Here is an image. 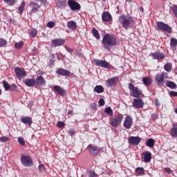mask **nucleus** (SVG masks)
I'll use <instances>...</instances> for the list:
<instances>
[{"instance_id":"c756f323","label":"nucleus","mask_w":177,"mask_h":177,"mask_svg":"<svg viewBox=\"0 0 177 177\" xmlns=\"http://www.w3.org/2000/svg\"><path fill=\"white\" fill-rule=\"evenodd\" d=\"M142 82L146 86L151 84V79L149 77H145L142 79Z\"/></svg>"},{"instance_id":"338daca9","label":"nucleus","mask_w":177,"mask_h":177,"mask_svg":"<svg viewBox=\"0 0 177 177\" xmlns=\"http://www.w3.org/2000/svg\"><path fill=\"white\" fill-rule=\"evenodd\" d=\"M175 113L177 114V109H175Z\"/></svg>"},{"instance_id":"412c9836","label":"nucleus","mask_w":177,"mask_h":177,"mask_svg":"<svg viewBox=\"0 0 177 177\" xmlns=\"http://www.w3.org/2000/svg\"><path fill=\"white\" fill-rule=\"evenodd\" d=\"M67 28L69 30H72V31H74L78 28V25H77V22L75 21H69L66 24Z\"/></svg>"},{"instance_id":"2f4dec72","label":"nucleus","mask_w":177,"mask_h":177,"mask_svg":"<svg viewBox=\"0 0 177 177\" xmlns=\"http://www.w3.org/2000/svg\"><path fill=\"white\" fill-rule=\"evenodd\" d=\"M3 87L6 89V91H9V89H12V86H14V87L16 86V85H15V84H12V86H10L9 84V83H8V82H6V81H3Z\"/></svg>"},{"instance_id":"864d4df0","label":"nucleus","mask_w":177,"mask_h":177,"mask_svg":"<svg viewBox=\"0 0 177 177\" xmlns=\"http://www.w3.org/2000/svg\"><path fill=\"white\" fill-rule=\"evenodd\" d=\"M65 49L69 53H72V52H74V50L73 48H71L70 47L65 46Z\"/></svg>"},{"instance_id":"8fccbe9b","label":"nucleus","mask_w":177,"mask_h":177,"mask_svg":"<svg viewBox=\"0 0 177 177\" xmlns=\"http://www.w3.org/2000/svg\"><path fill=\"white\" fill-rule=\"evenodd\" d=\"M57 127H58V128H64V127H66V124H64V122H58Z\"/></svg>"},{"instance_id":"c85d7f7f","label":"nucleus","mask_w":177,"mask_h":177,"mask_svg":"<svg viewBox=\"0 0 177 177\" xmlns=\"http://www.w3.org/2000/svg\"><path fill=\"white\" fill-rule=\"evenodd\" d=\"M93 91L96 92V93H103V92H104V88H103L102 86L98 85L94 88Z\"/></svg>"},{"instance_id":"6e6d98bb","label":"nucleus","mask_w":177,"mask_h":177,"mask_svg":"<svg viewBox=\"0 0 177 177\" xmlns=\"http://www.w3.org/2000/svg\"><path fill=\"white\" fill-rule=\"evenodd\" d=\"M165 171L167 174H171V172H172V170H171L170 168H165Z\"/></svg>"},{"instance_id":"680f3d73","label":"nucleus","mask_w":177,"mask_h":177,"mask_svg":"<svg viewBox=\"0 0 177 177\" xmlns=\"http://www.w3.org/2000/svg\"><path fill=\"white\" fill-rule=\"evenodd\" d=\"M140 12H141L142 13H143V7H140Z\"/></svg>"},{"instance_id":"e2e57ef3","label":"nucleus","mask_w":177,"mask_h":177,"mask_svg":"<svg viewBox=\"0 0 177 177\" xmlns=\"http://www.w3.org/2000/svg\"><path fill=\"white\" fill-rule=\"evenodd\" d=\"M71 113V111L68 110V114L70 115Z\"/></svg>"},{"instance_id":"f257e3e1","label":"nucleus","mask_w":177,"mask_h":177,"mask_svg":"<svg viewBox=\"0 0 177 177\" xmlns=\"http://www.w3.org/2000/svg\"><path fill=\"white\" fill-rule=\"evenodd\" d=\"M102 44L104 49L110 50L111 47L117 44V39L114 36L111 35L109 33H106L104 35L102 38Z\"/></svg>"},{"instance_id":"5701e85b","label":"nucleus","mask_w":177,"mask_h":177,"mask_svg":"<svg viewBox=\"0 0 177 177\" xmlns=\"http://www.w3.org/2000/svg\"><path fill=\"white\" fill-rule=\"evenodd\" d=\"M54 89L59 95V96H64L66 95V90L60 87V86H54Z\"/></svg>"},{"instance_id":"3c124183","label":"nucleus","mask_w":177,"mask_h":177,"mask_svg":"<svg viewBox=\"0 0 177 177\" xmlns=\"http://www.w3.org/2000/svg\"><path fill=\"white\" fill-rule=\"evenodd\" d=\"M38 169L39 172H44L45 171V166L44 165H39Z\"/></svg>"},{"instance_id":"774afa93","label":"nucleus","mask_w":177,"mask_h":177,"mask_svg":"<svg viewBox=\"0 0 177 177\" xmlns=\"http://www.w3.org/2000/svg\"><path fill=\"white\" fill-rule=\"evenodd\" d=\"M104 2L106 1V0H102Z\"/></svg>"},{"instance_id":"6ab92c4d","label":"nucleus","mask_w":177,"mask_h":177,"mask_svg":"<svg viewBox=\"0 0 177 177\" xmlns=\"http://www.w3.org/2000/svg\"><path fill=\"white\" fill-rule=\"evenodd\" d=\"M141 140L142 138H140V137H131L129 139V143H130L133 146H138V145L140 143Z\"/></svg>"},{"instance_id":"ea45409f","label":"nucleus","mask_w":177,"mask_h":177,"mask_svg":"<svg viewBox=\"0 0 177 177\" xmlns=\"http://www.w3.org/2000/svg\"><path fill=\"white\" fill-rule=\"evenodd\" d=\"M8 45V41L5 39L0 38V48H3Z\"/></svg>"},{"instance_id":"69168bd1","label":"nucleus","mask_w":177,"mask_h":177,"mask_svg":"<svg viewBox=\"0 0 177 177\" xmlns=\"http://www.w3.org/2000/svg\"><path fill=\"white\" fill-rule=\"evenodd\" d=\"M2 95V91L0 89V95Z\"/></svg>"},{"instance_id":"4c0bfd02","label":"nucleus","mask_w":177,"mask_h":177,"mask_svg":"<svg viewBox=\"0 0 177 177\" xmlns=\"http://www.w3.org/2000/svg\"><path fill=\"white\" fill-rule=\"evenodd\" d=\"M4 2L9 6H13L17 2V0H4Z\"/></svg>"},{"instance_id":"4d7b16f0","label":"nucleus","mask_w":177,"mask_h":177,"mask_svg":"<svg viewBox=\"0 0 177 177\" xmlns=\"http://www.w3.org/2000/svg\"><path fill=\"white\" fill-rule=\"evenodd\" d=\"M155 105L156 106V107L160 106V102H158V99L155 100Z\"/></svg>"},{"instance_id":"603ef678","label":"nucleus","mask_w":177,"mask_h":177,"mask_svg":"<svg viewBox=\"0 0 177 177\" xmlns=\"http://www.w3.org/2000/svg\"><path fill=\"white\" fill-rule=\"evenodd\" d=\"M169 96L176 97L177 96V92L171 91L169 93Z\"/></svg>"},{"instance_id":"f8f14e48","label":"nucleus","mask_w":177,"mask_h":177,"mask_svg":"<svg viewBox=\"0 0 177 177\" xmlns=\"http://www.w3.org/2000/svg\"><path fill=\"white\" fill-rule=\"evenodd\" d=\"M56 74L62 75V77H71V72L62 68H59L56 70Z\"/></svg>"},{"instance_id":"c9c22d12","label":"nucleus","mask_w":177,"mask_h":177,"mask_svg":"<svg viewBox=\"0 0 177 177\" xmlns=\"http://www.w3.org/2000/svg\"><path fill=\"white\" fill-rule=\"evenodd\" d=\"M24 8H26V2L22 1L21 5L18 8V10L19 12V15H21V13H23V12H24Z\"/></svg>"},{"instance_id":"49530a36","label":"nucleus","mask_w":177,"mask_h":177,"mask_svg":"<svg viewBox=\"0 0 177 177\" xmlns=\"http://www.w3.org/2000/svg\"><path fill=\"white\" fill-rule=\"evenodd\" d=\"M18 142L21 146H24V145H26V142H24V138H23L21 137L18 138Z\"/></svg>"},{"instance_id":"1a4fd4ad","label":"nucleus","mask_w":177,"mask_h":177,"mask_svg":"<svg viewBox=\"0 0 177 177\" xmlns=\"http://www.w3.org/2000/svg\"><path fill=\"white\" fill-rule=\"evenodd\" d=\"M15 73L18 78V80H23L24 77L27 76V73H26V71L23 69V68L20 67H16L15 68Z\"/></svg>"},{"instance_id":"a18cd8bd","label":"nucleus","mask_w":177,"mask_h":177,"mask_svg":"<svg viewBox=\"0 0 177 177\" xmlns=\"http://www.w3.org/2000/svg\"><path fill=\"white\" fill-rule=\"evenodd\" d=\"M158 114L157 113H152L150 117V120H152L153 121H156V120H158Z\"/></svg>"},{"instance_id":"37998d69","label":"nucleus","mask_w":177,"mask_h":177,"mask_svg":"<svg viewBox=\"0 0 177 177\" xmlns=\"http://www.w3.org/2000/svg\"><path fill=\"white\" fill-rule=\"evenodd\" d=\"M24 44V43L23 41H19L18 43L15 44V46L16 49H21Z\"/></svg>"},{"instance_id":"39448f33","label":"nucleus","mask_w":177,"mask_h":177,"mask_svg":"<svg viewBox=\"0 0 177 177\" xmlns=\"http://www.w3.org/2000/svg\"><path fill=\"white\" fill-rule=\"evenodd\" d=\"M129 89L131 91L130 95L133 97H139L142 95V90L138 87H135L132 83L129 84Z\"/></svg>"},{"instance_id":"a211bd4d","label":"nucleus","mask_w":177,"mask_h":177,"mask_svg":"<svg viewBox=\"0 0 177 177\" xmlns=\"http://www.w3.org/2000/svg\"><path fill=\"white\" fill-rule=\"evenodd\" d=\"M46 84V81L45 80L44 77L39 76L36 78V80H35L36 86H39V87L45 86Z\"/></svg>"},{"instance_id":"aec40b11","label":"nucleus","mask_w":177,"mask_h":177,"mask_svg":"<svg viewBox=\"0 0 177 177\" xmlns=\"http://www.w3.org/2000/svg\"><path fill=\"white\" fill-rule=\"evenodd\" d=\"M65 40L63 39H55L52 40L51 44L53 46L56 48L57 46H62V45H64Z\"/></svg>"},{"instance_id":"2eb2a0df","label":"nucleus","mask_w":177,"mask_h":177,"mask_svg":"<svg viewBox=\"0 0 177 177\" xmlns=\"http://www.w3.org/2000/svg\"><path fill=\"white\" fill-rule=\"evenodd\" d=\"M88 150L91 156H97L100 151V149L97 147H95L92 145L88 146Z\"/></svg>"},{"instance_id":"f03ea898","label":"nucleus","mask_w":177,"mask_h":177,"mask_svg":"<svg viewBox=\"0 0 177 177\" xmlns=\"http://www.w3.org/2000/svg\"><path fill=\"white\" fill-rule=\"evenodd\" d=\"M119 21L122 24V26L124 30H128L131 28L133 24H135V21L133 18L130 15H122L119 17Z\"/></svg>"},{"instance_id":"a878e982","label":"nucleus","mask_w":177,"mask_h":177,"mask_svg":"<svg viewBox=\"0 0 177 177\" xmlns=\"http://www.w3.org/2000/svg\"><path fill=\"white\" fill-rule=\"evenodd\" d=\"M66 3L67 0H58L57 3V6L59 9H64V8H66Z\"/></svg>"},{"instance_id":"052dcab7","label":"nucleus","mask_w":177,"mask_h":177,"mask_svg":"<svg viewBox=\"0 0 177 177\" xmlns=\"http://www.w3.org/2000/svg\"><path fill=\"white\" fill-rule=\"evenodd\" d=\"M41 3H44V5L46 3V0H39Z\"/></svg>"},{"instance_id":"c03bdc74","label":"nucleus","mask_w":177,"mask_h":177,"mask_svg":"<svg viewBox=\"0 0 177 177\" xmlns=\"http://www.w3.org/2000/svg\"><path fill=\"white\" fill-rule=\"evenodd\" d=\"M88 174L89 177H97V176H99V175H97V174H96L93 171H89Z\"/></svg>"},{"instance_id":"f704fd0d","label":"nucleus","mask_w":177,"mask_h":177,"mask_svg":"<svg viewBox=\"0 0 177 177\" xmlns=\"http://www.w3.org/2000/svg\"><path fill=\"white\" fill-rule=\"evenodd\" d=\"M146 145L148 147H154V140L153 138H149L147 140Z\"/></svg>"},{"instance_id":"7c9ffc66","label":"nucleus","mask_w":177,"mask_h":177,"mask_svg":"<svg viewBox=\"0 0 177 177\" xmlns=\"http://www.w3.org/2000/svg\"><path fill=\"white\" fill-rule=\"evenodd\" d=\"M92 34L96 39H100V35L99 34V31L96 30V28H93L92 29Z\"/></svg>"},{"instance_id":"423d86ee","label":"nucleus","mask_w":177,"mask_h":177,"mask_svg":"<svg viewBox=\"0 0 177 177\" xmlns=\"http://www.w3.org/2000/svg\"><path fill=\"white\" fill-rule=\"evenodd\" d=\"M157 28L159 30H162V31H165V32H167L168 34H171V32H172V28L162 21L157 22Z\"/></svg>"},{"instance_id":"bb28decb","label":"nucleus","mask_w":177,"mask_h":177,"mask_svg":"<svg viewBox=\"0 0 177 177\" xmlns=\"http://www.w3.org/2000/svg\"><path fill=\"white\" fill-rule=\"evenodd\" d=\"M165 84L166 86H167V88H170V89H176L177 88L176 84L172 81L167 80Z\"/></svg>"},{"instance_id":"7ed1b4c3","label":"nucleus","mask_w":177,"mask_h":177,"mask_svg":"<svg viewBox=\"0 0 177 177\" xmlns=\"http://www.w3.org/2000/svg\"><path fill=\"white\" fill-rule=\"evenodd\" d=\"M122 120H124V115L121 113H117L113 117L109 118V124L111 127L117 128V127H120V125H121Z\"/></svg>"},{"instance_id":"b1692460","label":"nucleus","mask_w":177,"mask_h":177,"mask_svg":"<svg viewBox=\"0 0 177 177\" xmlns=\"http://www.w3.org/2000/svg\"><path fill=\"white\" fill-rule=\"evenodd\" d=\"M21 121L23 124H28L29 127H31V124H32V119L30 117H22Z\"/></svg>"},{"instance_id":"e433bc0d","label":"nucleus","mask_w":177,"mask_h":177,"mask_svg":"<svg viewBox=\"0 0 177 177\" xmlns=\"http://www.w3.org/2000/svg\"><path fill=\"white\" fill-rule=\"evenodd\" d=\"M170 135L173 136V138H177V127L171 128Z\"/></svg>"},{"instance_id":"bf43d9fd","label":"nucleus","mask_w":177,"mask_h":177,"mask_svg":"<svg viewBox=\"0 0 177 177\" xmlns=\"http://www.w3.org/2000/svg\"><path fill=\"white\" fill-rule=\"evenodd\" d=\"M49 64H51V66H53L55 64V60L53 59H50Z\"/></svg>"},{"instance_id":"5fc2aeb1","label":"nucleus","mask_w":177,"mask_h":177,"mask_svg":"<svg viewBox=\"0 0 177 177\" xmlns=\"http://www.w3.org/2000/svg\"><path fill=\"white\" fill-rule=\"evenodd\" d=\"M99 106H103L104 104V100L103 98H100L99 100Z\"/></svg>"},{"instance_id":"58836bf2","label":"nucleus","mask_w":177,"mask_h":177,"mask_svg":"<svg viewBox=\"0 0 177 177\" xmlns=\"http://www.w3.org/2000/svg\"><path fill=\"white\" fill-rule=\"evenodd\" d=\"M104 112L107 115H113V109H111V107L108 106L104 109Z\"/></svg>"},{"instance_id":"72a5a7b5","label":"nucleus","mask_w":177,"mask_h":177,"mask_svg":"<svg viewBox=\"0 0 177 177\" xmlns=\"http://www.w3.org/2000/svg\"><path fill=\"white\" fill-rule=\"evenodd\" d=\"M170 46L171 48H176L177 46V39L174 37L170 39Z\"/></svg>"},{"instance_id":"a19ab883","label":"nucleus","mask_w":177,"mask_h":177,"mask_svg":"<svg viewBox=\"0 0 177 177\" xmlns=\"http://www.w3.org/2000/svg\"><path fill=\"white\" fill-rule=\"evenodd\" d=\"M38 33V31L35 28H32L30 30V35L32 38H35L37 37V34Z\"/></svg>"},{"instance_id":"f3484780","label":"nucleus","mask_w":177,"mask_h":177,"mask_svg":"<svg viewBox=\"0 0 177 177\" xmlns=\"http://www.w3.org/2000/svg\"><path fill=\"white\" fill-rule=\"evenodd\" d=\"M102 20L105 23H109V21H111V20H113V17L110 12L104 11L102 15Z\"/></svg>"},{"instance_id":"0e129e2a","label":"nucleus","mask_w":177,"mask_h":177,"mask_svg":"<svg viewBox=\"0 0 177 177\" xmlns=\"http://www.w3.org/2000/svg\"><path fill=\"white\" fill-rule=\"evenodd\" d=\"M132 0H126L127 2H131Z\"/></svg>"},{"instance_id":"09e8293b","label":"nucleus","mask_w":177,"mask_h":177,"mask_svg":"<svg viewBox=\"0 0 177 177\" xmlns=\"http://www.w3.org/2000/svg\"><path fill=\"white\" fill-rule=\"evenodd\" d=\"M0 142H9V138H8L6 136L1 137Z\"/></svg>"},{"instance_id":"4468645a","label":"nucleus","mask_w":177,"mask_h":177,"mask_svg":"<svg viewBox=\"0 0 177 177\" xmlns=\"http://www.w3.org/2000/svg\"><path fill=\"white\" fill-rule=\"evenodd\" d=\"M144 106L145 102H143V100L142 99L138 98L133 100V107H135V109H143Z\"/></svg>"},{"instance_id":"79ce46f5","label":"nucleus","mask_w":177,"mask_h":177,"mask_svg":"<svg viewBox=\"0 0 177 177\" xmlns=\"http://www.w3.org/2000/svg\"><path fill=\"white\" fill-rule=\"evenodd\" d=\"M164 68L165 71H167V73H169V71H171V70L172 69V66H171V64L167 63L164 66Z\"/></svg>"},{"instance_id":"ddd939ff","label":"nucleus","mask_w":177,"mask_h":177,"mask_svg":"<svg viewBox=\"0 0 177 177\" xmlns=\"http://www.w3.org/2000/svg\"><path fill=\"white\" fill-rule=\"evenodd\" d=\"M118 82V77H113L106 80V85L108 88H113L115 86V84Z\"/></svg>"},{"instance_id":"6e6552de","label":"nucleus","mask_w":177,"mask_h":177,"mask_svg":"<svg viewBox=\"0 0 177 177\" xmlns=\"http://www.w3.org/2000/svg\"><path fill=\"white\" fill-rule=\"evenodd\" d=\"M21 162L24 167H32L33 165L31 158L28 156H22L21 157Z\"/></svg>"},{"instance_id":"9d476101","label":"nucleus","mask_w":177,"mask_h":177,"mask_svg":"<svg viewBox=\"0 0 177 177\" xmlns=\"http://www.w3.org/2000/svg\"><path fill=\"white\" fill-rule=\"evenodd\" d=\"M68 5L71 10H80L81 9V5L74 0H68Z\"/></svg>"},{"instance_id":"4be33fe9","label":"nucleus","mask_w":177,"mask_h":177,"mask_svg":"<svg viewBox=\"0 0 177 177\" xmlns=\"http://www.w3.org/2000/svg\"><path fill=\"white\" fill-rule=\"evenodd\" d=\"M143 161L144 162L149 163L151 161V153L150 151H145L143 153Z\"/></svg>"},{"instance_id":"0eeeda50","label":"nucleus","mask_w":177,"mask_h":177,"mask_svg":"<svg viewBox=\"0 0 177 177\" xmlns=\"http://www.w3.org/2000/svg\"><path fill=\"white\" fill-rule=\"evenodd\" d=\"M94 62L95 66L98 67H102L103 68H108L110 70L111 68V65L106 60H100V59H94Z\"/></svg>"},{"instance_id":"9b49d317","label":"nucleus","mask_w":177,"mask_h":177,"mask_svg":"<svg viewBox=\"0 0 177 177\" xmlns=\"http://www.w3.org/2000/svg\"><path fill=\"white\" fill-rule=\"evenodd\" d=\"M132 124H133V120L132 119V117L127 115L123 122L124 128H126V129H129L131 127H132Z\"/></svg>"},{"instance_id":"20e7f679","label":"nucleus","mask_w":177,"mask_h":177,"mask_svg":"<svg viewBox=\"0 0 177 177\" xmlns=\"http://www.w3.org/2000/svg\"><path fill=\"white\" fill-rule=\"evenodd\" d=\"M168 79V73L167 72H162L155 75V82L158 86H162L165 84V80Z\"/></svg>"},{"instance_id":"cd10ccee","label":"nucleus","mask_w":177,"mask_h":177,"mask_svg":"<svg viewBox=\"0 0 177 177\" xmlns=\"http://www.w3.org/2000/svg\"><path fill=\"white\" fill-rule=\"evenodd\" d=\"M30 6H32V8L31 10L32 13H35L36 12H38V9H39V6L38 5V3L32 2L30 3Z\"/></svg>"},{"instance_id":"393cba45","label":"nucleus","mask_w":177,"mask_h":177,"mask_svg":"<svg viewBox=\"0 0 177 177\" xmlns=\"http://www.w3.org/2000/svg\"><path fill=\"white\" fill-rule=\"evenodd\" d=\"M35 79H26L24 80V84L26 86L31 87L35 85Z\"/></svg>"},{"instance_id":"473e14b6","label":"nucleus","mask_w":177,"mask_h":177,"mask_svg":"<svg viewBox=\"0 0 177 177\" xmlns=\"http://www.w3.org/2000/svg\"><path fill=\"white\" fill-rule=\"evenodd\" d=\"M136 174H138L140 176L145 175V169L143 167H137L136 169Z\"/></svg>"},{"instance_id":"13d9d810","label":"nucleus","mask_w":177,"mask_h":177,"mask_svg":"<svg viewBox=\"0 0 177 177\" xmlns=\"http://www.w3.org/2000/svg\"><path fill=\"white\" fill-rule=\"evenodd\" d=\"M69 133L71 136H73V135H74V133H75V131H74V129H70Z\"/></svg>"},{"instance_id":"de8ad7c7","label":"nucleus","mask_w":177,"mask_h":177,"mask_svg":"<svg viewBox=\"0 0 177 177\" xmlns=\"http://www.w3.org/2000/svg\"><path fill=\"white\" fill-rule=\"evenodd\" d=\"M55 26V24L53 21H49L47 24V27H48V28H53Z\"/></svg>"},{"instance_id":"dca6fc26","label":"nucleus","mask_w":177,"mask_h":177,"mask_svg":"<svg viewBox=\"0 0 177 177\" xmlns=\"http://www.w3.org/2000/svg\"><path fill=\"white\" fill-rule=\"evenodd\" d=\"M150 56H151L154 60H164V59H165L164 53L160 52L152 53L150 54Z\"/></svg>"}]
</instances>
